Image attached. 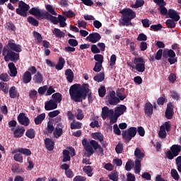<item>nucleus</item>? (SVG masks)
Instances as JSON below:
<instances>
[{
	"label": "nucleus",
	"mask_w": 181,
	"mask_h": 181,
	"mask_svg": "<svg viewBox=\"0 0 181 181\" xmlns=\"http://www.w3.org/2000/svg\"><path fill=\"white\" fill-rule=\"evenodd\" d=\"M69 95L71 100L74 103H83L88 95L89 103H93V93L90 92V85L83 83L82 86L78 83L72 85L69 88Z\"/></svg>",
	"instance_id": "1"
},
{
	"label": "nucleus",
	"mask_w": 181,
	"mask_h": 181,
	"mask_svg": "<svg viewBox=\"0 0 181 181\" xmlns=\"http://www.w3.org/2000/svg\"><path fill=\"white\" fill-rule=\"evenodd\" d=\"M82 146H83L84 149L91 155L94 153V151H97V153H98L100 156H105L103 148L94 140L88 141L87 139H82Z\"/></svg>",
	"instance_id": "2"
},
{
	"label": "nucleus",
	"mask_w": 181,
	"mask_h": 181,
	"mask_svg": "<svg viewBox=\"0 0 181 181\" xmlns=\"http://www.w3.org/2000/svg\"><path fill=\"white\" fill-rule=\"evenodd\" d=\"M120 13L122 15L123 18V22L122 23V26H129V22L136 18L135 11L129 8L122 9Z\"/></svg>",
	"instance_id": "3"
},
{
	"label": "nucleus",
	"mask_w": 181,
	"mask_h": 181,
	"mask_svg": "<svg viewBox=\"0 0 181 181\" xmlns=\"http://www.w3.org/2000/svg\"><path fill=\"white\" fill-rule=\"evenodd\" d=\"M134 156H135L134 166V170L135 174H139V172L141 171V160L144 158V153L141 152V150L136 148L134 151Z\"/></svg>",
	"instance_id": "4"
},
{
	"label": "nucleus",
	"mask_w": 181,
	"mask_h": 181,
	"mask_svg": "<svg viewBox=\"0 0 181 181\" xmlns=\"http://www.w3.org/2000/svg\"><path fill=\"white\" fill-rule=\"evenodd\" d=\"M2 56L4 57L5 62H13L16 63L19 60V54L8 49V47L3 48Z\"/></svg>",
	"instance_id": "5"
},
{
	"label": "nucleus",
	"mask_w": 181,
	"mask_h": 181,
	"mask_svg": "<svg viewBox=\"0 0 181 181\" xmlns=\"http://www.w3.org/2000/svg\"><path fill=\"white\" fill-rule=\"evenodd\" d=\"M180 153H181V146L179 144H173L165 155L166 158L169 159V160H172L175 157L178 156Z\"/></svg>",
	"instance_id": "6"
},
{
	"label": "nucleus",
	"mask_w": 181,
	"mask_h": 181,
	"mask_svg": "<svg viewBox=\"0 0 181 181\" xmlns=\"http://www.w3.org/2000/svg\"><path fill=\"white\" fill-rule=\"evenodd\" d=\"M30 9V6L25 3L23 1H20L18 2V8L16 9L17 15L23 16V18H26L28 16V11Z\"/></svg>",
	"instance_id": "7"
},
{
	"label": "nucleus",
	"mask_w": 181,
	"mask_h": 181,
	"mask_svg": "<svg viewBox=\"0 0 181 181\" xmlns=\"http://www.w3.org/2000/svg\"><path fill=\"white\" fill-rule=\"evenodd\" d=\"M133 63L135 65L132 66L134 70H136L139 73H144V71H145V59H144V58H134Z\"/></svg>",
	"instance_id": "8"
},
{
	"label": "nucleus",
	"mask_w": 181,
	"mask_h": 181,
	"mask_svg": "<svg viewBox=\"0 0 181 181\" xmlns=\"http://www.w3.org/2000/svg\"><path fill=\"white\" fill-rule=\"evenodd\" d=\"M163 57L164 59H168V63L170 64H175L177 62V58L176 57V53L173 49L164 50L163 52ZM176 57V58H175Z\"/></svg>",
	"instance_id": "9"
},
{
	"label": "nucleus",
	"mask_w": 181,
	"mask_h": 181,
	"mask_svg": "<svg viewBox=\"0 0 181 181\" xmlns=\"http://www.w3.org/2000/svg\"><path fill=\"white\" fill-rule=\"evenodd\" d=\"M106 103H108L110 105H117L119 103V98L115 96V90H110L109 95H106Z\"/></svg>",
	"instance_id": "10"
},
{
	"label": "nucleus",
	"mask_w": 181,
	"mask_h": 181,
	"mask_svg": "<svg viewBox=\"0 0 181 181\" xmlns=\"http://www.w3.org/2000/svg\"><path fill=\"white\" fill-rule=\"evenodd\" d=\"M29 13L33 16H36L37 19L40 21L45 18L46 11H42V10L39 9L37 7H33L29 10Z\"/></svg>",
	"instance_id": "11"
},
{
	"label": "nucleus",
	"mask_w": 181,
	"mask_h": 181,
	"mask_svg": "<svg viewBox=\"0 0 181 181\" xmlns=\"http://www.w3.org/2000/svg\"><path fill=\"white\" fill-rule=\"evenodd\" d=\"M170 122H165L163 125L160 127L158 136H166V131L167 132H169L170 131Z\"/></svg>",
	"instance_id": "12"
},
{
	"label": "nucleus",
	"mask_w": 181,
	"mask_h": 181,
	"mask_svg": "<svg viewBox=\"0 0 181 181\" xmlns=\"http://www.w3.org/2000/svg\"><path fill=\"white\" fill-rule=\"evenodd\" d=\"M17 119L19 124H21V125H24V127H28L29 124H30V120L29 119V117H26V114L23 112L19 114Z\"/></svg>",
	"instance_id": "13"
},
{
	"label": "nucleus",
	"mask_w": 181,
	"mask_h": 181,
	"mask_svg": "<svg viewBox=\"0 0 181 181\" xmlns=\"http://www.w3.org/2000/svg\"><path fill=\"white\" fill-rule=\"evenodd\" d=\"M112 115H114V110H110V108L107 106H105L102 108L101 117L103 119H107L108 117H112Z\"/></svg>",
	"instance_id": "14"
},
{
	"label": "nucleus",
	"mask_w": 181,
	"mask_h": 181,
	"mask_svg": "<svg viewBox=\"0 0 181 181\" xmlns=\"http://www.w3.org/2000/svg\"><path fill=\"white\" fill-rule=\"evenodd\" d=\"M8 46L11 52H16V53H21L22 52V45H17L11 40H8Z\"/></svg>",
	"instance_id": "15"
},
{
	"label": "nucleus",
	"mask_w": 181,
	"mask_h": 181,
	"mask_svg": "<svg viewBox=\"0 0 181 181\" xmlns=\"http://www.w3.org/2000/svg\"><path fill=\"white\" fill-rule=\"evenodd\" d=\"M101 40V35L98 33H93L89 34L86 37V40H89L91 43H97Z\"/></svg>",
	"instance_id": "16"
},
{
	"label": "nucleus",
	"mask_w": 181,
	"mask_h": 181,
	"mask_svg": "<svg viewBox=\"0 0 181 181\" xmlns=\"http://www.w3.org/2000/svg\"><path fill=\"white\" fill-rule=\"evenodd\" d=\"M56 108H57V103H56L53 99L45 102V109L46 111H52V110H56Z\"/></svg>",
	"instance_id": "17"
},
{
	"label": "nucleus",
	"mask_w": 181,
	"mask_h": 181,
	"mask_svg": "<svg viewBox=\"0 0 181 181\" xmlns=\"http://www.w3.org/2000/svg\"><path fill=\"white\" fill-rule=\"evenodd\" d=\"M21 81L23 84H29V83H30L32 81V74H30V71H26L23 74Z\"/></svg>",
	"instance_id": "18"
},
{
	"label": "nucleus",
	"mask_w": 181,
	"mask_h": 181,
	"mask_svg": "<svg viewBox=\"0 0 181 181\" xmlns=\"http://www.w3.org/2000/svg\"><path fill=\"white\" fill-rule=\"evenodd\" d=\"M43 19H47V21H49L54 25H57L59 23V19L56 16H53L52 14L49 13V12L45 11V15L44 16Z\"/></svg>",
	"instance_id": "19"
},
{
	"label": "nucleus",
	"mask_w": 181,
	"mask_h": 181,
	"mask_svg": "<svg viewBox=\"0 0 181 181\" xmlns=\"http://www.w3.org/2000/svg\"><path fill=\"white\" fill-rule=\"evenodd\" d=\"M44 145H45V149H47L49 151H52L54 148V141L49 138L44 139Z\"/></svg>",
	"instance_id": "20"
},
{
	"label": "nucleus",
	"mask_w": 181,
	"mask_h": 181,
	"mask_svg": "<svg viewBox=\"0 0 181 181\" xmlns=\"http://www.w3.org/2000/svg\"><path fill=\"white\" fill-rule=\"evenodd\" d=\"M8 67L10 71V76L11 77H16L18 74V69H16V66H15V64L13 62H10L8 64Z\"/></svg>",
	"instance_id": "21"
},
{
	"label": "nucleus",
	"mask_w": 181,
	"mask_h": 181,
	"mask_svg": "<svg viewBox=\"0 0 181 181\" xmlns=\"http://www.w3.org/2000/svg\"><path fill=\"white\" fill-rule=\"evenodd\" d=\"M53 135L54 136H62L63 135V124L62 123L57 124Z\"/></svg>",
	"instance_id": "22"
},
{
	"label": "nucleus",
	"mask_w": 181,
	"mask_h": 181,
	"mask_svg": "<svg viewBox=\"0 0 181 181\" xmlns=\"http://www.w3.org/2000/svg\"><path fill=\"white\" fill-rule=\"evenodd\" d=\"M168 16L170 19H173L175 22H177L180 19V16L177 14V11L173 9L168 10Z\"/></svg>",
	"instance_id": "23"
},
{
	"label": "nucleus",
	"mask_w": 181,
	"mask_h": 181,
	"mask_svg": "<svg viewBox=\"0 0 181 181\" xmlns=\"http://www.w3.org/2000/svg\"><path fill=\"white\" fill-rule=\"evenodd\" d=\"M124 112H127V106L124 105L116 107L115 109V114H116L119 117H121V115H122Z\"/></svg>",
	"instance_id": "24"
},
{
	"label": "nucleus",
	"mask_w": 181,
	"mask_h": 181,
	"mask_svg": "<svg viewBox=\"0 0 181 181\" xmlns=\"http://www.w3.org/2000/svg\"><path fill=\"white\" fill-rule=\"evenodd\" d=\"M124 93H125V88H117L116 90L117 97H118L120 101H124V98H127V95H125Z\"/></svg>",
	"instance_id": "25"
},
{
	"label": "nucleus",
	"mask_w": 181,
	"mask_h": 181,
	"mask_svg": "<svg viewBox=\"0 0 181 181\" xmlns=\"http://www.w3.org/2000/svg\"><path fill=\"white\" fill-rule=\"evenodd\" d=\"M144 112L148 117L153 114V106L152 105V104H151V103H146L144 107Z\"/></svg>",
	"instance_id": "26"
},
{
	"label": "nucleus",
	"mask_w": 181,
	"mask_h": 181,
	"mask_svg": "<svg viewBox=\"0 0 181 181\" xmlns=\"http://www.w3.org/2000/svg\"><path fill=\"white\" fill-rule=\"evenodd\" d=\"M33 80L35 84H42L43 83V75L38 71L34 75Z\"/></svg>",
	"instance_id": "27"
},
{
	"label": "nucleus",
	"mask_w": 181,
	"mask_h": 181,
	"mask_svg": "<svg viewBox=\"0 0 181 181\" xmlns=\"http://www.w3.org/2000/svg\"><path fill=\"white\" fill-rule=\"evenodd\" d=\"M20 153L22 155H25L26 156H31V151L28 148H19L15 151H13V153Z\"/></svg>",
	"instance_id": "28"
},
{
	"label": "nucleus",
	"mask_w": 181,
	"mask_h": 181,
	"mask_svg": "<svg viewBox=\"0 0 181 181\" xmlns=\"http://www.w3.org/2000/svg\"><path fill=\"white\" fill-rule=\"evenodd\" d=\"M65 76H66V80L69 83H73L74 80V73L71 69H68L65 71Z\"/></svg>",
	"instance_id": "29"
},
{
	"label": "nucleus",
	"mask_w": 181,
	"mask_h": 181,
	"mask_svg": "<svg viewBox=\"0 0 181 181\" xmlns=\"http://www.w3.org/2000/svg\"><path fill=\"white\" fill-rule=\"evenodd\" d=\"M25 134V127H17L13 131L14 136H23Z\"/></svg>",
	"instance_id": "30"
},
{
	"label": "nucleus",
	"mask_w": 181,
	"mask_h": 181,
	"mask_svg": "<svg viewBox=\"0 0 181 181\" xmlns=\"http://www.w3.org/2000/svg\"><path fill=\"white\" fill-rule=\"evenodd\" d=\"M45 118H46L45 113H42V114L37 115V117H35L34 119V122H35V125H40V124L42 122H43V120L45 119Z\"/></svg>",
	"instance_id": "31"
},
{
	"label": "nucleus",
	"mask_w": 181,
	"mask_h": 181,
	"mask_svg": "<svg viewBox=\"0 0 181 181\" xmlns=\"http://www.w3.org/2000/svg\"><path fill=\"white\" fill-rule=\"evenodd\" d=\"M64 64H66V61L64 58L60 57L58 60V63L55 65L56 70H63V67H64Z\"/></svg>",
	"instance_id": "32"
},
{
	"label": "nucleus",
	"mask_w": 181,
	"mask_h": 181,
	"mask_svg": "<svg viewBox=\"0 0 181 181\" xmlns=\"http://www.w3.org/2000/svg\"><path fill=\"white\" fill-rule=\"evenodd\" d=\"M53 35H55L57 37L62 39V37H64L66 36V33L64 32L61 31L59 28H54L52 31Z\"/></svg>",
	"instance_id": "33"
},
{
	"label": "nucleus",
	"mask_w": 181,
	"mask_h": 181,
	"mask_svg": "<svg viewBox=\"0 0 181 181\" xmlns=\"http://www.w3.org/2000/svg\"><path fill=\"white\" fill-rule=\"evenodd\" d=\"M52 100L56 103V104H59V103H62V95L60 93H55L52 95Z\"/></svg>",
	"instance_id": "34"
},
{
	"label": "nucleus",
	"mask_w": 181,
	"mask_h": 181,
	"mask_svg": "<svg viewBox=\"0 0 181 181\" xmlns=\"http://www.w3.org/2000/svg\"><path fill=\"white\" fill-rule=\"evenodd\" d=\"M105 78V74L103 72L99 73L96 76L93 77V80L97 81V83H101V81H104Z\"/></svg>",
	"instance_id": "35"
},
{
	"label": "nucleus",
	"mask_w": 181,
	"mask_h": 181,
	"mask_svg": "<svg viewBox=\"0 0 181 181\" xmlns=\"http://www.w3.org/2000/svg\"><path fill=\"white\" fill-rule=\"evenodd\" d=\"M27 21L33 26H39V21L32 16H28Z\"/></svg>",
	"instance_id": "36"
},
{
	"label": "nucleus",
	"mask_w": 181,
	"mask_h": 181,
	"mask_svg": "<svg viewBox=\"0 0 181 181\" xmlns=\"http://www.w3.org/2000/svg\"><path fill=\"white\" fill-rule=\"evenodd\" d=\"M62 154H64V159L62 160V162L66 163L71 160V156H69V151L65 149L64 150V152H62Z\"/></svg>",
	"instance_id": "37"
},
{
	"label": "nucleus",
	"mask_w": 181,
	"mask_h": 181,
	"mask_svg": "<svg viewBox=\"0 0 181 181\" xmlns=\"http://www.w3.org/2000/svg\"><path fill=\"white\" fill-rule=\"evenodd\" d=\"M122 151H124V144L121 142H118L116 147H115V151H116L117 154H121L122 153Z\"/></svg>",
	"instance_id": "38"
},
{
	"label": "nucleus",
	"mask_w": 181,
	"mask_h": 181,
	"mask_svg": "<svg viewBox=\"0 0 181 181\" xmlns=\"http://www.w3.org/2000/svg\"><path fill=\"white\" fill-rule=\"evenodd\" d=\"M45 8L47 9V12H48V13H51V15H54V16H57V13L56 12V11L54 10V8H53V6L50 5V4H47L45 6Z\"/></svg>",
	"instance_id": "39"
},
{
	"label": "nucleus",
	"mask_w": 181,
	"mask_h": 181,
	"mask_svg": "<svg viewBox=\"0 0 181 181\" xmlns=\"http://www.w3.org/2000/svg\"><path fill=\"white\" fill-rule=\"evenodd\" d=\"M10 98H16L18 96V92L16 91V87L12 86L9 90Z\"/></svg>",
	"instance_id": "40"
},
{
	"label": "nucleus",
	"mask_w": 181,
	"mask_h": 181,
	"mask_svg": "<svg viewBox=\"0 0 181 181\" xmlns=\"http://www.w3.org/2000/svg\"><path fill=\"white\" fill-rule=\"evenodd\" d=\"M83 124L80 122H73L71 123L70 127L71 129H80L81 128Z\"/></svg>",
	"instance_id": "41"
},
{
	"label": "nucleus",
	"mask_w": 181,
	"mask_h": 181,
	"mask_svg": "<svg viewBox=\"0 0 181 181\" xmlns=\"http://www.w3.org/2000/svg\"><path fill=\"white\" fill-rule=\"evenodd\" d=\"M165 6H166V5H163L158 8V12H160L163 16H166V15L169 13V12H168V8Z\"/></svg>",
	"instance_id": "42"
},
{
	"label": "nucleus",
	"mask_w": 181,
	"mask_h": 181,
	"mask_svg": "<svg viewBox=\"0 0 181 181\" xmlns=\"http://www.w3.org/2000/svg\"><path fill=\"white\" fill-rule=\"evenodd\" d=\"M170 176L175 180V181L180 180V175L178 174V171H176L175 169L170 170Z\"/></svg>",
	"instance_id": "43"
},
{
	"label": "nucleus",
	"mask_w": 181,
	"mask_h": 181,
	"mask_svg": "<svg viewBox=\"0 0 181 181\" xmlns=\"http://www.w3.org/2000/svg\"><path fill=\"white\" fill-rule=\"evenodd\" d=\"M175 22V20L168 19L165 21L166 26L170 28V29H173L176 28V23Z\"/></svg>",
	"instance_id": "44"
},
{
	"label": "nucleus",
	"mask_w": 181,
	"mask_h": 181,
	"mask_svg": "<svg viewBox=\"0 0 181 181\" xmlns=\"http://www.w3.org/2000/svg\"><path fill=\"white\" fill-rule=\"evenodd\" d=\"M82 170H84V173H86L88 177H91L93 176V168H91V166H84V168Z\"/></svg>",
	"instance_id": "45"
},
{
	"label": "nucleus",
	"mask_w": 181,
	"mask_h": 181,
	"mask_svg": "<svg viewBox=\"0 0 181 181\" xmlns=\"http://www.w3.org/2000/svg\"><path fill=\"white\" fill-rule=\"evenodd\" d=\"M145 1L144 0H136L135 4L132 5V8L136 9L137 8H141L144 6Z\"/></svg>",
	"instance_id": "46"
},
{
	"label": "nucleus",
	"mask_w": 181,
	"mask_h": 181,
	"mask_svg": "<svg viewBox=\"0 0 181 181\" xmlns=\"http://www.w3.org/2000/svg\"><path fill=\"white\" fill-rule=\"evenodd\" d=\"M33 36L35 39H36L37 43H42V41L43 40V37H42V35L40 33H37V31H33Z\"/></svg>",
	"instance_id": "47"
},
{
	"label": "nucleus",
	"mask_w": 181,
	"mask_h": 181,
	"mask_svg": "<svg viewBox=\"0 0 181 181\" xmlns=\"http://www.w3.org/2000/svg\"><path fill=\"white\" fill-rule=\"evenodd\" d=\"M128 131V136H135L136 135L137 129L136 127H132L127 129Z\"/></svg>",
	"instance_id": "48"
},
{
	"label": "nucleus",
	"mask_w": 181,
	"mask_h": 181,
	"mask_svg": "<svg viewBox=\"0 0 181 181\" xmlns=\"http://www.w3.org/2000/svg\"><path fill=\"white\" fill-rule=\"evenodd\" d=\"M94 59L97 62L95 63L103 64L104 62V56L100 54H96L94 55Z\"/></svg>",
	"instance_id": "49"
},
{
	"label": "nucleus",
	"mask_w": 181,
	"mask_h": 181,
	"mask_svg": "<svg viewBox=\"0 0 181 181\" xmlns=\"http://www.w3.org/2000/svg\"><path fill=\"white\" fill-rule=\"evenodd\" d=\"M0 88L4 92V94H8V90H9V86L8 84L1 82L0 83Z\"/></svg>",
	"instance_id": "50"
},
{
	"label": "nucleus",
	"mask_w": 181,
	"mask_h": 181,
	"mask_svg": "<svg viewBox=\"0 0 181 181\" xmlns=\"http://www.w3.org/2000/svg\"><path fill=\"white\" fill-rule=\"evenodd\" d=\"M105 93H107V90L105 89V86H100V87L98 89L99 97H101L103 98V97H105Z\"/></svg>",
	"instance_id": "51"
},
{
	"label": "nucleus",
	"mask_w": 181,
	"mask_h": 181,
	"mask_svg": "<svg viewBox=\"0 0 181 181\" xmlns=\"http://www.w3.org/2000/svg\"><path fill=\"white\" fill-rule=\"evenodd\" d=\"M118 175H117V172L116 171H112L110 174H109V179L112 181H117L118 180Z\"/></svg>",
	"instance_id": "52"
},
{
	"label": "nucleus",
	"mask_w": 181,
	"mask_h": 181,
	"mask_svg": "<svg viewBox=\"0 0 181 181\" xmlns=\"http://www.w3.org/2000/svg\"><path fill=\"white\" fill-rule=\"evenodd\" d=\"M47 131L48 134H52L53 132H54V127L53 126V123L50 122V121L47 122Z\"/></svg>",
	"instance_id": "53"
},
{
	"label": "nucleus",
	"mask_w": 181,
	"mask_h": 181,
	"mask_svg": "<svg viewBox=\"0 0 181 181\" xmlns=\"http://www.w3.org/2000/svg\"><path fill=\"white\" fill-rule=\"evenodd\" d=\"M137 40L139 42H146V40H148V37L144 33H140L137 37Z\"/></svg>",
	"instance_id": "54"
},
{
	"label": "nucleus",
	"mask_w": 181,
	"mask_h": 181,
	"mask_svg": "<svg viewBox=\"0 0 181 181\" xmlns=\"http://www.w3.org/2000/svg\"><path fill=\"white\" fill-rule=\"evenodd\" d=\"M175 165H177V169L178 172L181 173V156L175 158Z\"/></svg>",
	"instance_id": "55"
},
{
	"label": "nucleus",
	"mask_w": 181,
	"mask_h": 181,
	"mask_svg": "<svg viewBox=\"0 0 181 181\" xmlns=\"http://www.w3.org/2000/svg\"><path fill=\"white\" fill-rule=\"evenodd\" d=\"M6 28L8 30H12L13 32H15V30H16V27L15 26V24H13L12 22L6 23Z\"/></svg>",
	"instance_id": "56"
},
{
	"label": "nucleus",
	"mask_w": 181,
	"mask_h": 181,
	"mask_svg": "<svg viewBox=\"0 0 181 181\" xmlns=\"http://www.w3.org/2000/svg\"><path fill=\"white\" fill-rule=\"evenodd\" d=\"M13 160L19 163H22L23 162V158L19 153H16L13 156Z\"/></svg>",
	"instance_id": "57"
},
{
	"label": "nucleus",
	"mask_w": 181,
	"mask_h": 181,
	"mask_svg": "<svg viewBox=\"0 0 181 181\" xmlns=\"http://www.w3.org/2000/svg\"><path fill=\"white\" fill-rule=\"evenodd\" d=\"M0 80H1V81H9V75H8V74L6 73H3L0 74Z\"/></svg>",
	"instance_id": "58"
},
{
	"label": "nucleus",
	"mask_w": 181,
	"mask_h": 181,
	"mask_svg": "<svg viewBox=\"0 0 181 181\" xmlns=\"http://www.w3.org/2000/svg\"><path fill=\"white\" fill-rule=\"evenodd\" d=\"M69 45H70L72 47H76V46H78V41L76 39H69L68 40Z\"/></svg>",
	"instance_id": "59"
},
{
	"label": "nucleus",
	"mask_w": 181,
	"mask_h": 181,
	"mask_svg": "<svg viewBox=\"0 0 181 181\" xmlns=\"http://www.w3.org/2000/svg\"><path fill=\"white\" fill-rule=\"evenodd\" d=\"M173 114H175L173 110H165V118L167 119H172L173 118Z\"/></svg>",
	"instance_id": "60"
},
{
	"label": "nucleus",
	"mask_w": 181,
	"mask_h": 181,
	"mask_svg": "<svg viewBox=\"0 0 181 181\" xmlns=\"http://www.w3.org/2000/svg\"><path fill=\"white\" fill-rule=\"evenodd\" d=\"M29 97L32 100H36V98L37 97V91L35 90H30L29 92Z\"/></svg>",
	"instance_id": "61"
},
{
	"label": "nucleus",
	"mask_w": 181,
	"mask_h": 181,
	"mask_svg": "<svg viewBox=\"0 0 181 181\" xmlns=\"http://www.w3.org/2000/svg\"><path fill=\"white\" fill-rule=\"evenodd\" d=\"M59 114H60L59 110H54L48 113V117H49V118H54V117H57Z\"/></svg>",
	"instance_id": "62"
},
{
	"label": "nucleus",
	"mask_w": 181,
	"mask_h": 181,
	"mask_svg": "<svg viewBox=\"0 0 181 181\" xmlns=\"http://www.w3.org/2000/svg\"><path fill=\"white\" fill-rule=\"evenodd\" d=\"M35 135H36L35 132V129H29L25 132L26 136H35Z\"/></svg>",
	"instance_id": "63"
},
{
	"label": "nucleus",
	"mask_w": 181,
	"mask_h": 181,
	"mask_svg": "<svg viewBox=\"0 0 181 181\" xmlns=\"http://www.w3.org/2000/svg\"><path fill=\"white\" fill-rule=\"evenodd\" d=\"M127 181H135V176L131 173H127Z\"/></svg>",
	"instance_id": "64"
}]
</instances>
